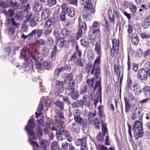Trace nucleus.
I'll return each instance as SVG.
<instances>
[{
	"label": "nucleus",
	"instance_id": "nucleus-1",
	"mask_svg": "<svg viewBox=\"0 0 150 150\" xmlns=\"http://www.w3.org/2000/svg\"><path fill=\"white\" fill-rule=\"evenodd\" d=\"M64 124L62 122L55 124L52 127V130L57 131L56 136L58 140H62L66 138L69 142H71L72 138L69 132L64 129Z\"/></svg>",
	"mask_w": 150,
	"mask_h": 150
},
{
	"label": "nucleus",
	"instance_id": "nucleus-2",
	"mask_svg": "<svg viewBox=\"0 0 150 150\" xmlns=\"http://www.w3.org/2000/svg\"><path fill=\"white\" fill-rule=\"evenodd\" d=\"M39 48L38 44H33L30 45V48L22 50L21 54L22 55L24 56L29 54L34 61H39L42 59L40 53L37 52Z\"/></svg>",
	"mask_w": 150,
	"mask_h": 150
},
{
	"label": "nucleus",
	"instance_id": "nucleus-3",
	"mask_svg": "<svg viewBox=\"0 0 150 150\" xmlns=\"http://www.w3.org/2000/svg\"><path fill=\"white\" fill-rule=\"evenodd\" d=\"M100 23L98 21H94L92 25L90 28L88 32V38L91 40H95L97 36V34H100L101 31L100 29Z\"/></svg>",
	"mask_w": 150,
	"mask_h": 150
},
{
	"label": "nucleus",
	"instance_id": "nucleus-4",
	"mask_svg": "<svg viewBox=\"0 0 150 150\" xmlns=\"http://www.w3.org/2000/svg\"><path fill=\"white\" fill-rule=\"evenodd\" d=\"M132 129L135 139H138L143 136L144 133L142 124L140 121H136L134 122L132 127Z\"/></svg>",
	"mask_w": 150,
	"mask_h": 150
},
{
	"label": "nucleus",
	"instance_id": "nucleus-5",
	"mask_svg": "<svg viewBox=\"0 0 150 150\" xmlns=\"http://www.w3.org/2000/svg\"><path fill=\"white\" fill-rule=\"evenodd\" d=\"M79 138L77 139L75 142L76 146H80V150L88 149L87 140V136L85 134H82L79 136Z\"/></svg>",
	"mask_w": 150,
	"mask_h": 150
},
{
	"label": "nucleus",
	"instance_id": "nucleus-6",
	"mask_svg": "<svg viewBox=\"0 0 150 150\" xmlns=\"http://www.w3.org/2000/svg\"><path fill=\"white\" fill-rule=\"evenodd\" d=\"M34 119H30L28 121L27 125L25 127V130L28 135L32 137L33 140L35 139V135L33 129L35 127Z\"/></svg>",
	"mask_w": 150,
	"mask_h": 150
},
{
	"label": "nucleus",
	"instance_id": "nucleus-7",
	"mask_svg": "<svg viewBox=\"0 0 150 150\" xmlns=\"http://www.w3.org/2000/svg\"><path fill=\"white\" fill-rule=\"evenodd\" d=\"M101 62V61H94L91 71V74L93 75L94 74L96 79L99 78L101 73L100 68Z\"/></svg>",
	"mask_w": 150,
	"mask_h": 150
},
{
	"label": "nucleus",
	"instance_id": "nucleus-8",
	"mask_svg": "<svg viewBox=\"0 0 150 150\" xmlns=\"http://www.w3.org/2000/svg\"><path fill=\"white\" fill-rule=\"evenodd\" d=\"M78 23L79 28L76 35V40H78L81 36L82 33H85L87 30L86 23L85 21L82 22L81 18H78Z\"/></svg>",
	"mask_w": 150,
	"mask_h": 150
},
{
	"label": "nucleus",
	"instance_id": "nucleus-9",
	"mask_svg": "<svg viewBox=\"0 0 150 150\" xmlns=\"http://www.w3.org/2000/svg\"><path fill=\"white\" fill-rule=\"evenodd\" d=\"M112 47L110 51V54L112 57L118 54L119 50V40L116 38L112 40Z\"/></svg>",
	"mask_w": 150,
	"mask_h": 150
},
{
	"label": "nucleus",
	"instance_id": "nucleus-10",
	"mask_svg": "<svg viewBox=\"0 0 150 150\" xmlns=\"http://www.w3.org/2000/svg\"><path fill=\"white\" fill-rule=\"evenodd\" d=\"M108 10L109 21L110 23H113L114 24L115 22V16L117 19H119L120 17L119 12L115 8H113L112 11L110 7L108 8Z\"/></svg>",
	"mask_w": 150,
	"mask_h": 150
},
{
	"label": "nucleus",
	"instance_id": "nucleus-11",
	"mask_svg": "<svg viewBox=\"0 0 150 150\" xmlns=\"http://www.w3.org/2000/svg\"><path fill=\"white\" fill-rule=\"evenodd\" d=\"M61 8L62 11L64 12L70 18H72L75 16V12L74 8L71 6L67 7L65 4H63Z\"/></svg>",
	"mask_w": 150,
	"mask_h": 150
},
{
	"label": "nucleus",
	"instance_id": "nucleus-12",
	"mask_svg": "<svg viewBox=\"0 0 150 150\" xmlns=\"http://www.w3.org/2000/svg\"><path fill=\"white\" fill-rule=\"evenodd\" d=\"M94 51L97 56L94 61H101L102 57V48L100 43L97 41L95 45Z\"/></svg>",
	"mask_w": 150,
	"mask_h": 150
},
{
	"label": "nucleus",
	"instance_id": "nucleus-13",
	"mask_svg": "<svg viewBox=\"0 0 150 150\" xmlns=\"http://www.w3.org/2000/svg\"><path fill=\"white\" fill-rule=\"evenodd\" d=\"M133 109V111H132V115H131L130 117L132 120H135L140 116L142 110L140 107H136L134 106Z\"/></svg>",
	"mask_w": 150,
	"mask_h": 150
},
{
	"label": "nucleus",
	"instance_id": "nucleus-14",
	"mask_svg": "<svg viewBox=\"0 0 150 150\" xmlns=\"http://www.w3.org/2000/svg\"><path fill=\"white\" fill-rule=\"evenodd\" d=\"M148 71L144 68L140 69L137 73L138 78L141 80H147L148 78Z\"/></svg>",
	"mask_w": 150,
	"mask_h": 150
},
{
	"label": "nucleus",
	"instance_id": "nucleus-15",
	"mask_svg": "<svg viewBox=\"0 0 150 150\" xmlns=\"http://www.w3.org/2000/svg\"><path fill=\"white\" fill-rule=\"evenodd\" d=\"M64 83L62 81L57 80L55 81V88L57 89V90L55 93V95L56 96H57L63 91L64 89Z\"/></svg>",
	"mask_w": 150,
	"mask_h": 150
},
{
	"label": "nucleus",
	"instance_id": "nucleus-16",
	"mask_svg": "<svg viewBox=\"0 0 150 150\" xmlns=\"http://www.w3.org/2000/svg\"><path fill=\"white\" fill-rule=\"evenodd\" d=\"M22 56L24 57L25 60V62L23 64L22 67L27 69V68L30 69V65L32 63L31 65V66L33 65V63L31 57L27 56L26 54L25 56Z\"/></svg>",
	"mask_w": 150,
	"mask_h": 150
},
{
	"label": "nucleus",
	"instance_id": "nucleus-17",
	"mask_svg": "<svg viewBox=\"0 0 150 150\" xmlns=\"http://www.w3.org/2000/svg\"><path fill=\"white\" fill-rule=\"evenodd\" d=\"M43 30L42 29H35L32 31L28 34L29 36H30L31 38L33 37L37 36L38 38H40L43 34Z\"/></svg>",
	"mask_w": 150,
	"mask_h": 150
},
{
	"label": "nucleus",
	"instance_id": "nucleus-18",
	"mask_svg": "<svg viewBox=\"0 0 150 150\" xmlns=\"http://www.w3.org/2000/svg\"><path fill=\"white\" fill-rule=\"evenodd\" d=\"M84 8L86 11H89L92 13H94L96 11L95 8L93 6L90 0L88 1L86 3Z\"/></svg>",
	"mask_w": 150,
	"mask_h": 150
},
{
	"label": "nucleus",
	"instance_id": "nucleus-19",
	"mask_svg": "<svg viewBox=\"0 0 150 150\" xmlns=\"http://www.w3.org/2000/svg\"><path fill=\"white\" fill-rule=\"evenodd\" d=\"M124 100L125 105V110L126 113L129 112L131 108V104L129 100L126 97H124Z\"/></svg>",
	"mask_w": 150,
	"mask_h": 150
},
{
	"label": "nucleus",
	"instance_id": "nucleus-20",
	"mask_svg": "<svg viewBox=\"0 0 150 150\" xmlns=\"http://www.w3.org/2000/svg\"><path fill=\"white\" fill-rule=\"evenodd\" d=\"M57 51V45H54L52 49V51L51 52L50 57L51 61H54L56 58V56Z\"/></svg>",
	"mask_w": 150,
	"mask_h": 150
},
{
	"label": "nucleus",
	"instance_id": "nucleus-21",
	"mask_svg": "<svg viewBox=\"0 0 150 150\" xmlns=\"http://www.w3.org/2000/svg\"><path fill=\"white\" fill-rule=\"evenodd\" d=\"M82 103L83 105L89 108L91 106L90 97L88 95H85L83 96L82 100Z\"/></svg>",
	"mask_w": 150,
	"mask_h": 150
},
{
	"label": "nucleus",
	"instance_id": "nucleus-22",
	"mask_svg": "<svg viewBox=\"0 0 150 150\" xmlns=\"http://www.w3.org/2000/svg\"><path fill=\"white\" fill-rule=\"evenodd\" d=\"M105 26L103 31L105 35L108 38L111 35L110 25L108 22L107 21H105Z\"/></svg>",
	"mask_w": 150,
	"mask_h": 150
},
{
	"label": "nucleus",
	"instance_id": "nucleus-23",
	"mask_svg": "<svg viewBox=\"0 0 150 150\" xmlns=\"http://www.w3.org/2000/svg\"><path fill=\"white\" fill-rule=\"evenodd\" d=\"M55 18L50 17L45 23L44 26L46 28H50V27L53 25L54 22Z\"/></svg>",
	"mask_w": 150,
	"mask_h": 150
},
{
	"label": "nucleus",
	"instance_id": "nucleus-24",
	"mask_svg": "<svg viewBox=\"0 0 150 150\" xmlns=\"http://www.w3.org/2000/svg\"><path fill=\"white\" fill-rule=\"evenodd\" d=\"M50 14V11L49 9L47 8L44 9L41 14L42 19L44 20H46L49 17Z\"/></svg>",
	"mask_w": 150,
	"mask_h": 150
},
{
	"label": "nucleus",
	"instance_id": "nucleus-25",
	"mask_svg": "<svg viewBox=\"0 0 150 150\" xmlns=\"http://www.w3.org/2000/svg\"><path fill=\"white\" fill-rule=\"evenodd\" d=\"M82 17L84 20L88 21L91 19L92 16L90 12L87 11H85L82 13Z\"/></svg>",
	"mask_w": 150,
	"mask_h": 150
},
{
	"label": "nucleus",
	"instance_id": "nucleus-26",
	"mask_svg": "<svg viewBox=\"0 0 150 150\" xmlns=\"http://www.w3.org/2000/svg\"><path fill=\"white\" fill-rule=\"evenodd\" d=\"M132 87L133 91L135 94L137 95L141 94L142 92V89L138 83H134Z\"/></svg>",
	"mask_w": 150,
	"mask_h": 150
},
{
	"label": "nucleus",
	"instance_id": "nucleus-27",
	"mask_svg": "<svg viewBox=\"0 0 150 150\" xmlns=\"http://www.w3.org/2000/svg\"><path fill=\"white\" fill-rule=\"evenodd\" d=\"M80 112L79 110L75 109L74 110L73 115L74 116V119L75 121V122L79 121H80V120L81 119L82 117L80 116Z\"/></svg>",
	"mask_w": 150,
	"mask_h": 150
},
{
	"label": "nucleus",
	"instance_id": "nucleus-28",
	"mask_svg": "<svg viewBox=\"0 0 150 150\" xmlns=\"http://www.w3.org/2000/svg\"><path fill=\"white\" fill-rule=\"evenodd\" d=\"M94 79V78L93 77V78L88 79L86 80L87 87H88L91 90H92V89H93L95 83Z\"/></svg>",
	"mask_w": 150,
	"mask_h": 150
},
{
	"label": "nucleus",
	"instance_id": "nucleus-29",
	"mask_svg": "<svg viewBox=\"0 0 150 150\" xmlns=\"http://www.w3.org/2000/svg\"><path fill=\"white\" fill-rule=\"evenodd\" d=\"M139 41V37L137 34L134 33L131 35V42L134 45L138 44Z\"/></svg>",
	"mask_w": 150,
	"mask_h": 150
},
{
	"label": "nucleus",
	"instance_id": "nucleus-30",
	"mask_svg": "<svg viewBox=\"0 0 150 150\" xmlns=\"http://www.w3.org/2000/svg\"><path fill=\"white\" fill-rule=\"evenodd\" d=\"M145 97L149 98L150 97V87L149 86H144L143 89Z\"/></svg>",
	"mask_w": 150,
	"mask_h": 150
},
{
	"label": "nucleus",
	"instance_id": "nucleus-31",
	"mask_svg": "<svg viewBox=\"0 0 150 150\" xmlns=\"http://www.w3.org/2000/svg\"><path fill=\"white\" fill-rule=\"evenodd\" d=\"M76 122L78 123L80 125H81L82 129L84 130L87 127L88 121L86 119H83L80 120L79 121H76Z\"/></svg>",
	"mask_w": 150,
	"mask_h": 150
},
{
	"label": "nucleus",
	"instance_id": "nucleus-32",
	"mask_svg": "<svg viewBox=\"0 0 150 150\" xmlns=\"http://www.w3.org/2000/svg\"><path fill=\"white\" fill-rule=\"evenodd\" d=\"M42 5L38 1L35 3L33 7V10L35 12H38L42 10Z\"/></svg>",
	"mask_w": 150,
	"mask_h": 150
},
{
	"label": "nucleus",
	"instance_id": "nucleus-33",
	"mask_svg": "<svg viewBox=\"0 0 150 150\" xmlns=\"http://www.w3.org/2000/svg\"><path fill=\"white\" fill-rule=\"evenodd\" d=\"M80 125L78 123L75 122L71 126V129L72 131L77 133L80 132Z\"/></svg>",
	"mask_w": 150,
	"mask_h": 150
},
{
	"label": "nucleus",
	"instance_id": "nucleus-34",
	"mask_svg": "<svg viewBox=\"0 0 150 150\" xmlns=\"http://www.w3.org/2000/svg\"><path fill=\"white\" fill-rule=\"evenodd\" d=\"M58 116L57 117L56 122L55 124L60 122H64L65 118L64 115V113L62 111H60L57 113Z\"/></svg>",
	"mask_w": 150,
	"mask_h": 150
},
{
	"label": "nucleus",
	"instance_id": "nucleus-35",
	"mask_svg": "<svg viewBox=\"0 0 150 150\" xmlns=\"http://www.w3.org/2000/svg\"><path fill=\"white\" fill-rule=\"evenodd\" d=\"M150 25V16L146 17L144 19L142 23V26L144 28H146Z\"/></svg>",
	"mask_w": 150,
	"mask_h": 150
},
{
	"label": "nucleus",
	"instance_id": "nucleus-36",
	"mask_svg": "<svg viewBox=\"0 0 150 150\" xmlns=\"http://www.w3.org/2000/svg\"><path fill=\"white\" fill-rule=\"evenodd\" d=\"M37 129H36V134L39 139H42L43 137L42 129L40 126L38 124L37 125Z\"/></svg>",
	"mask_w": 150,
	"mask_h": 150
},
{
	"label": "nucleus",
	"instance_id": "nucleus-37",
	"mask_svg": "<svg viewBox=\"0 0 150 150\" xmlns=\"http://www.w3.org/2000/svg\"><path fill=\"white\" fill-rule=\"evenodd\" d=\"M96 115V112L95 111L94 112H89L88 115V122L90 124L93 123V118L95 117Z\"/></svg>",
	"mask_w": 150,
	"mask_h": 150
},
{
	"label": "nucleus",
	"instance_id": "nucleus-38",
	"mask_svg": "<svg viewBox=\"0 0 150 150\" xmlns=\"http://www.w3.org/2000/svg\"><path fill=\"white\" fill-rule=\"evenodd\" d=\"M41 147L44 150L47 149V146L49 145V143L47 140L42 139L40 141V142Z\"/></svg>",
	"mask_w": 150,
	"mask_h": 150
},
{
	"label": "nucleus",
	"instance_id": "nucleus-39",
	"mask_svg": "<svg viewBox=\"0 0 150 150\" xmlns=\"http://www.w3.org/2000/svg\"><path fill=\"white\" fill-rule=\"evenodd\" d=\"M71 31L68 29L64 28L61 31V33L62 35L64 38H68L70 35Z\"/></svg>",
	"mask_w": 150,
	"mask_h": 150
},
{
	"label": "nucleus",
	"instance_id": "nucleus-40",
	"mask_svg": "<svg viewBox=\"0 0 150 150\" xmlns=\"http://www.w3.org/2000/svg\"><path fill=\"white\" fill-rule=\"evenodd\" d=\"M57 44L60 47H62L64 44V40L63 38L61 37L56 39Z\"/></svg>",
	"mask_w": 150,
	"mask_h": 150
},
{
	"label": "nucleus",
	"instance_id": "nucleus-41",
	"mask_svg": "<svg viewBox=\"0 0 150 150\" xmlns=\"http://www.w3.org/2000/svg\"><path fill=\"white\" fill-rule=\"evenodd\" d=\"M72 105L74 108H79L82 107L83 105L82 103L81 100H78L74 103L72 104Z\"/></svg>",
	"mask_w": 150,
	"mask_h": 150
},
{
	"label": "nucleus",
	"instance_id": "nucleus-42",
	"mask_svg": "<svg viewBox=\"0 0 150 150\" xmlns=\"http://www.w3.org/2000/svg\"><path fill=\"white\" fill-rule=\"evenodd\" d=\"M87 86L86 84L83 85L81 86L79 93L81 95H84L85 94L87 91Z\"/></svg>",
	"mask_w": 150,
	"mask_h": 150
},
{
	"label": "nucleus",
	"instance_id": "nucleus-43",
	"mask_svg": "<svg viewBox=\"0 0 150 150\" xmlns=\"http://www.w3.org/2000/svg\"><path fill=\"white\" fill-rule=\"evenodd\" d=\"M28 142L30 144L33 146V150H35V147H39V146L38 143L33 141L31 138L29 137L28 139ZM36 150H40L38 149Z\"/></svg>",
	"mask_w": 150,
	"mask_h": 150
},
{
	"label": "nucleus",
	"instance_id": "nucleus-44",
	"mask_svg": "<svg viewBox=\"0 0 150 150\" xmlns=\"http://www.w3.org/2000/svg\"><path fill=\"white\" fill-rule=\"evenodd\" d=\"M93 122L95 128L97 130L100 127V124L98 119L96 117L94 118Z\"/></svg>",
	"mask_w": 150,
	"mask_h": 150
},
{
	"label": "nucleus",
	"instance_id": "nucleus-45",
	"mask_svg": "<svg viewBox=\"0 0 150 150\" xmlns=\"http://www.w3.org/2000/svg\"><path fill=\"white\" fill-rule=\"evenodd\" d=\"M42 66L48 70H50L51 67V64L50 61H44Z\"/></svg>",
	"mask_w": 150,
	"mask_h": 150
},
{
	"label": "nucleus",
	"instance_id": "nucleus-46",
	"mask_svg": "<svg viewBox=\"0 0 150 150\" xmlns=\"http://www.w3.org/2000/svg\"><path fill=\"white\" fill-rule=\"evenodd\" d=\"M71 98L74 100H76L79 97V92L78 91H74L70 95Z\"/></svg>",
	"mask_w": 150,
	"mask_h": 150
},
{
	"label": "nucleus",
	"instance_id": "nucleus-47",
	"mask_svg": "<svg viewBox=\"0 0 150 150\" xmlns=\"http://www.w3.org/2000/svg\"><path fill=\"white\" fill-rule=\"evenodd\" d=\"M98 87H101V79L100 77H99V80L96 82L95 85L93 88V91H95L96 90V88Z\"/></svg>",
	"mask_w": 150,
	"mask_h": 150
},
{
	"label": "nucleus",
	"instance_id": "nucleus-48",
	"mask_svg": "<svg viewBox=\"0 0 150 150\" xmlns=\"http://www.w3.org/2000/svg\"><path fill=\"white\" fill-rule=\"evenodd\" d=\"M80 42L81 45L83 47H88L89 46V43L88 41L84 39H83L81 40Z\"/></svg>",
	"mask_w": 150,
	"mask_h": 150
},
{
	"label": "nucleus",
	"instance_id": "nucleus-49",
	"mask_svg": "<svg viewBox=\"0 0 150 150\" xmlns=\"http://www.w3.org/2000/svg\"><path fill=\"white\" fill-rule=\"evenodd\" d=\"M69 86H67L65 88L66 93L67 94L69 95H70L74 91V89Z\"/></svg>",
	"mask_w": 150,
	"mask_h": 150
},
{
	"label": "nucleus",
	"instance_id": "nucleus-50",
	"mask_svg": "<svg viewBox=\"0 0 150 150\" xmlns=\"http://www.w3.org/2000/svg\"><path fill=\"white\" fill-rule=\"evenodd\" d=\"M102 127V134H103L105 136V134L108 132V129L107 127V125L106 124L103 123V124L101 125Z\"/></svg>",
	"mask_w": 150,
	"mask_h": 150
},
{
	"label": "nucleus",
	"instance_id": "nucleus-51",
	"mask_svg": "<svg viewBox=\"0 0 150 150\" xmlns=\"http://www.w3.org/2000/svg\"><path fill=\"white\" fill-rule=\"evenodd\" d=\"M55 104L61 110L64 109V103L62 102L61 101H57L55 102Z\"/></svg>",
	"mask_w": 150,
	"mask_h": 150
},
{
	"label": "nucleus",
	"instance_id": "nucleus-52",
	"mask_svg": "<svg viewBox=\"0 0 150 150\" xmlns=\"http://www.w3.org/2000/svg\"><path fill=\"white\" fill-rule=\"evenodd\" d=\"M114 70L115 73L116 75H117L118 74V70H119V71L120 70L119 67V64L118 61L117 63L115 64Z\"/></svg>",
	"mask_w": 150,
	"mask_h": 150
},
{
	"label": "nucleus",
	"instance_id": "nucleus-53",
	"mask_svg": "<svg viewBox=\"0 0 150 150\" xmlns=\"http://www.w3.org/2000/svg\"><path fill=\"white\" fill-rule=\"evenodd\" d=\"M59 18L60 21L62 22H64L65 21H67L65 12L62 11V12L60 13Z\"/></svg>",
	"mask_w": 150,
	"mask_h": 150
},
{
	"label": "nucleus",
	"instance_id": "nucleus-54",
	"mask_svg": "<svg viewBox=\"0 0 150 150\" xmlns=\"http://www.w3.org/2000/svg\"><path fill=\"white\" fill-rule=\"evenodd\" d=\"M52 29L51 28H46L44 31V34L47 37L52 33Z\"/></svg>",
	"mask_w": 150,
	"mask_h": 150
},
{
	"label": "nucleus",
	"instance_id": "nucleus-55",
	"mask_svg": "<svg viewBox=\"0 0 150 150\" xmlns=\"http://www.w3.org/2000/svg\"><path fill=\"white\" fill-rule=\"evenodd\" d=\"M129 8L131 11L133 13H135L137 11V6L133 4V3H131L130 5Z\"/></svg>",
	"mask_w": 150,
	"mask_h": 150
},
{
	"label": "nucleus",
	"instance_id": "nucleus-56",
	"mask_svg": "<svg viewBox=\"0 0 150 150\" xmlns=\"http://www.w3.org/2000/svg\"><path fill=\"white\" fill-rule=\"evenodd\" d=\"M47 5L49 6H54L57 3L56 0H48L47 1Z\"/></svg>",
	"mask_w": 150,
	"mask_h": 150
},
{
	"label": "nucleus",
	"instance_id": "nucleus-57",
	"mask_svg": "<svg viewBox=\"0 0 150 150\" xmlns=\"http://www.w3.org/2000/svg\"><path fill=\"white\" fill-rule=\"evenodd\" d=\"M58 143L54 141L52 143L51 146V150H56L58 147Z\"/></svg>",
	"mask_w": 150,
	"mask_h": 150
},
{
	"label": "nucleus",
	"instance_id": "nucleus-58",
	"mask_svg": "<svg viewBox=\"0 0 150 150\" xmlns=\"http://www.w3.org/2000/svg\"><path fill=\"white\" fill-rule=\"evenodd\" d=\"M10 7L13 8L15 9H20L21 7H20L19 4H18L17 2H16L14 3H13L10 6Z\"/></svg>",
	"mask_w": 150,
	"mask_h": 150
},
{
	"label": "nucleus",
	"instance_id": "nucleus-59",
	"mask_svg": "<svg viewBox=\"0 0 150 150\" xmlns=\"http://www.w3.org/2000/svg\"><path fill=\"white\" fill-rule=\"evenodd\" d=\"M127 31L129 35H132L133 31V27L129 24L128 25Z\"/></svg>",
	"mask_w": 150,
	"mask_h": 150
},
{
	"label": "nucleus",
	"instance_id": "nucleus-60",
	"mask_svg": "<svg viewBox=\"0 0 150 150\" xmlns=\"http://www.w3.org/2000/svg\"><path fill=\"white\" fill-rule=\"evenodd\" d=\"M127 87L128 89H132L131 87L132 85V80L131 79L128 78L127 79Z\"/></svg>",
	"mask_w": 150,
	"mask_h": 150
},
{
	"label": "nucleus",
	"instance_id": "nucleus-61",
	"mask_svg": "<svg viewBox=\"0 0 150 150\" xmlns=\"http://www.w3.org/2000/svg\"><path fill=\"white\" fill-rule=\"evenodd\" d=\"M76 65L79 67H83V66L84 64L82 62V59L81 58H79L77 59L76 62Z\"/></svg>",
	"mask_w": 150,
	"mask_h": 150
},
{
	"label": "nucleus",
	"instance_id": "nucleus-62",
	"mask_svg": "<svg viewBox=\"0 0 150 150\" xmlns=\"http://www.w3.org/2000/svg\"><path fill=\"white\" fill-rule=\"evenodd\" d=\"M104 135L100 132L97 136V139L98 141H103L104 139Z\"/></svg>",
	"mask_w": 150,
	"mask_h": 150
},
{
	"label": "nucleus",
	"instance_id": "nucleus-63",
	"mask_svg": "<svg viewBox=\"0 0 150 150\" xmlns=\"http://www.w3.org/2000/svg\"><path fill=\"white\" fill-rule=\"evenodd\" d=\"M98 114L99 116L101 118L103 116H104L103 110L102 109V106L100 105L98 108Z\"/></svg>",
	"mask_w": 150,
	"mask_h": 150
},
{
	"label": "nucleus",
	"instance_id": "nucleus-64",
	"mask_svg": "<svg viewBox=\"0 0 150 150\" xmlns=\"http://www.w3.org/2000/svg\"><path fill=\"white\" fill-rule=\"evenodd\" d=\"M98 149L99 150H109L107 147L103 144H98Z\"/></svg>",
	"mask_w": 150,
	"mask_h": 150
}]
</instances>
